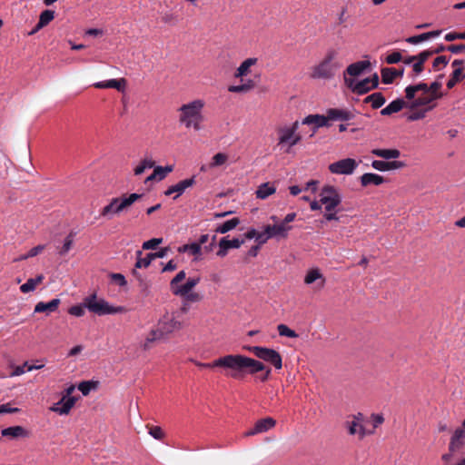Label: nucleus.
<instances>
[{
	"mask_svg": "<svg viewBox=\"0 0 465 465\" xmlns=\"http://www.w3.org/2000/svg\"><path fill=\"white\" fill-rule=\"evenodd\" d=\"M410 104H411V101L407 100V102H406L402 98H398L396 100H393L386 107L381 109V114L387 116V115H391L394 113L400 112L404 107H407L410 109Z\"/></svg>",
	"mask_w": 465,
	"mask_h": 465,
	"instance_id": "22",
	"label": "nucleus"
},
{
	"mask_svg": "<svg viewBox=\"0 0 465 465\" xmlns=\"http://www.w3.org/2000/svg\"><path fill=\"white\" fill-rule=\"evenodd\" d=\"M424 107H427V106H424ZM427 112L428 111H426V108H424V110H421V111L414 112L408 116V120L409 121H417L420 119H423L425 117Z\"/></svg>",
	"mask_w": 465,
	"mask_h": 465,
	"instance_id": "60",
	"label": "nucleus"
},
{
	"mask_svg": "<svg viewBox=\"0 0 465 465\" xmlns=\"http://www.w3.org/2000/svg\"><path fill=\"white\" fill-rule=\"evenodd\" d=\"M246 349L255 357L272 364L276 370L282 368V358L277 351L262 346H250Z\"/></svg>",
	"mask_w": 465,
	"mask_h": 465,
	"instance_id": "7",
	"label": "nucleus"
},
{
	"mask_svg": "<svg viewBox=\"0 0 465 465\" xmlns=\"http://www.w3.org/2000/svg\"><path fill=\"white\" fill-rule=\"evenodd\" d=\"M3 437H9L11 439H17L20 437L27 436V431L21 426H13L3 429L1 431Z\"/></svg>",
	"mask_w": 465,
	"mask_h": 465,
	"instance_id": "31",
	"label": "nucleus"
},
{
	"mask_svg": "<svg viewBox=\"0 0 465 465\" xmlns=\"http://www.w3.org/2000/svg\"><path fill=\"white\" fill-rule=\"evenodd\" d=\"M201 278L198 277H190L187 279L184 284L180 285L179 289H176L174 291V295H185L188 294L189 292H192V290L200 282Z\"/></svg>",
	"mask_w": 465,
	"mask_h": 465,
	"instance_id": "28",
	"label": "nucleus"
},
{
	"mask_svg": "<svg viewBox=\"0 0 465 465\" xmlns=\"http://www.w3.org/2000/svg\"><path fill=\"white\" fill-rule=\"evenodd\" d=\"M444 39L448 42H452L457 39H465V31L463 33L450 32L445 35Z\"/></svg>",
	"mask_w": 465,
	"mask_h": 465,
	"instance_id": "56",
	"label": "nucleus"
},
{
	"mask_svg": "<svg viewBox=\"0 0 465 465\" xmlns=\"http://www.w3.org/2000/svg\"><path fill=\"white\" fill-rule=\"evenodd\" d=\"M346 86L352 93L360 94V95L365 94L368 92L373 90V88L371 87V81H369L368 78H365L359 82H356L355 80H347L346 79Z\"/></svg>",
	"mask_w": 465,
	"mask_h": 465,
	"instance_id": "19",
	"label": "nucleus"
},
{
	"mask_svg": "<svg viewBox=\"0 0 465 465\" xmlns=\"http://www.w3.org/2000/svg\"><path fill=\"white\" fill-rule=\"evenodd\" d=\"M371 166L378 171L386 172L390 170L404 168L406 163L401 161L385 162L381 160H374L371 163Z\"/></svg>",
	"mask_w": 465,
	"mask_h": 465,
	"instance_id": "25",
	"label": "nucleus"
},
{
	"mask_svg": "<svg viewBox=\"0 0 465 465\" xmlns=\"http://www.w3.org/2000/svg\"><path fill=\"white\" fill-rule=\"evenodd\" d=\"M426 40H427L426 35H425V33H423V34H420L418 35H413V36L407 38L406 42L409 44H411V45H417V44H420Z\"/></svg>",
	"mask_w": 465,
	"mask_h": 465,
	"instance_id": "58",
	"label": "nucleus"
},
{
	"mask_svg": "<svg viewBox=\"0 0 465 465\" xmlns=\"http://www.w3.org/2000/svg\"><path fill=\"white\" fill-rule=\"evenodd\" d=\"M292 228V227H284L282 223L273 225L268 224L265 226V233L269 234L270 238L285 239L288 237L289 231H291Z\"/></svg>",
	"mask_w": 465,
	"mask_h": 465,
	"instance_id": "20",
	"label": "nucleus"
},
{
	"mask_svg": "<svg viewBox=\"0 0 465 465\" xmlns=\"http://www.w3.org/2000/svg\"><path fill=\"white\" fill-rule=\"evenodd\" d=\"M142 198V194L139 193H131L128 196H123L121 197L124 204L125 205L126 209L130 207L133 203H134L136 201Z\"/></svg>",
	"mask_w": 465,
	"mask_h": 465,
	"instance_id": "50",
	"label": "nucleus"
},
{
	"mask_svg": "<svg viewBox=\"0 0 465 465\" xmlns=\"http://www.w3.org/2000/svg\"><path fill=\"white\" fill-rule=\"evenodd\" d=\"M447 51L452 53V54H460L465 51V45H447Z\"/></svg>",
	"mask_w": 465,
	"mask_h": 465,
	"instance_id": "61",
	"label": "nucleus"
},
{
	"mask_svg": "<svg viewBox=\"0 0 465 465\" xmlns=\"http://www.w3.org/2000/svg\"><path fill=\"white\" fill-rule=\"evenodd\" d=\"M162 238H153L149 241H146L143 243V250H153L155 249L160 243H162Z\"/></svg>",
	"mask_w": 465,
	"mask_h": 465,
	"instance_id": "54",
	"label": "nucleus"
},
{
	"mask_svg": "<svg viewBox=\"0 0 465 465\" xmlns=\"http://www.w3.org/2000/svg\"><path fill=\"white\" fill-rule=\"evenodd\" d=\"M431 55H433V52L431 51V49H429V50H425V51H422L420 52L419 54H417V58L420 62L425 64V62L429 59V57H430Z\"/></svg>",
	"mask_w": 465,
	"mask_h": 465,
	"instance_id": "63",
	"label": "nucleus"
},
{
	"mask_svg": "<svg viewBox=\"0 0 465 465\" xmlns=\"http://www.w3.org/2000/svg\"><path fill=\"white\" fill-rule=\"evenodd\" d=\"M361 414L359 413L358 416H354L351 420H347L345 422V426L348 429V432L350 435H358L361 440L367 434H371L373 431H367L364 426L360 422Z\"/></svg>",
	"mask_w": 465,
	"mask_h": 465,
	"instance_id": "14",
	"label": "nucleus"
},
{
	"mask_svg": "<svg viewBox=\"0 0 465 465\" xmlns=\"http://www.w3.org/2000/svg\"><path fill=\"white\" fill-rule=\"evenodd\" d=\"M361 184L367 187L371 184L381 185L384 183V178L379 174L372 173H366L360 177Z\"/></svg>",
	"mask_w": 465,
	"mask_h": 465,
	"instance_id": "27",
	"label": "nucleus"
},
{
	"mask_svg": "<svg viewBox=\"0 0 465 465\" xmlns=\"http://www.w3.org/2000/svg\"><path fill=\"white\" fill-rule=\"evenodd\" d=\"M381 81L385 84H391L394 81V79L396 78L395 73H394V68L384 67L381 69Z\"/></svg>",
	"mask_w": 465,
	"mask_h": 465,
	"instance_id": "41",
	"label": "nucleus"
},
{
	"mask_svg": "<svg viewBox=\"0 0 465 465\" xmlns=\"http://www.w3.org/2000/svg\"><path fill=\"white\" fill-rule=\"evenodd\" d=\"M97 381H82L78 384V390L83 393V395L86 396L90 393L93 389L97 387Z\"/></svg>",
	"mask_w": 465,
	"mask_h": 465,
	"instance_id": "43",
	"label": "nucleus"
},
{
	"mask_svg": "<svg viewBox=\"0 0 465 465\" xmlns=\"http://www.w3.org/2000/svg\"><path fill=\"white\" fill-rule=\"evenodd\" d=\"M371 62L369 60H361L351 64L343 73V80L346 84L347 80H355V77L361 75L366 70L371 68Z\"/></svg>",
	"mask_w": 465,
	"mask_h": 465,
	"instance_id": "13",
	"label": "nucleus"
},
{
	"mask_svg": "<svg viewBox=\"0 0 465 465\" xmlns=\"http://www.w3.org/2000/svg\"><path fill=\"white\" fill-rule=\"evenodd\" d=\"M277 330H278L280 336H284V337H289V338H297L298 337V334L285 324H279L277 326Z\"/></svg>",
	"mask_w": 465,
	"mask_h": 465,
	"instance_id": "46",
	"label": "nucleus"
},
{
	"mask_svg": "<svg viewBox=\"0 0 465 465\" xmlns=\"http://www.w3.org/2000/svg\"><path fill=\"white\" fill-rule=\"evenodd\" d=\"M276 424L274 419L267 417L257 420L252 429L244 433L245 437L253 436L255 434L265 432L272 429Z\"/></svg>",
	"mask_w": 465,
	"mask_h": 465,
	"instance_id": "15",
	"label": "nucleus"
},
{
	"mask_svg": "<svg viewBox=\"0 0 465 465\" xmlns=\"http://www.w3.org/2000/svg\"><path fill=\"white\" fill-rule=\"evenodd\" d=\"M84 306H81V305H74V306H72L70 309H69V313L71 315H74V316H76V317H81L84 314Z\"/></svg>",
	"mask_w": 465,
	"mask_h": 465,
	"instance_id": "59",
	"label": "nucleus"
},
{
	"mask_svg": "<svg viewBox=\"0 0 465 465\" xmlns=\"http://www.w3.org/2000/svg\"><path fill=\"white\" fill-rule=\"evenodd\" d=\"M179 296L183 297L186 302H198L203 299V295L193 292H189L188 294Z\"/></svg>",
	"mask_w": 465,
	"mask_h": 465,
	"instance_id": "52",
	"label": "nucleus"
},
{
	"mask_svg": "<svg viewBox=\"0 0 465 465\" xmlns=\"http://www.w3.org/2000/svg\"><path fill=\"white\" fill-rule=\"evenodd\" d=\"M258 59L255 57L247 58L244 60L240 66L237 68L234 76L236 78H242L246 76L250 73V68L257 64Z\"/></svg>",
	"mask_w": 465,
	"mask_h": 465,
	"instance_id": "30",
	"label": "nucleus"
},
{
	"mask_svg": "<svg viewBox=\"0 0 465 465\" xmlns=\"http://www.w3.org/2000/svg\"><path fill=\"white\" fill-rule=\"evenodd\" d=\"M204 106L205 102L203 99H195L182 104L177 110L179 123L186 129L193 128L196 132L202 130L205 120L203 113Z\"/></svg>",
	"mask_w": 465,
	"mask_h": 465,
	"instance_id": "2",
	"label": "nucleus"
},
{
	"mask_svg": "<svg viewBox=\"0 0 465 465\" xmlns=\"http://www.w3.org/2000/svg\"><path fill=\"white\" fill-rule=\"evenodd\" d=\"M450 59V56L440 55L436 57L432 63V69L434 71H440L447 66Z\"/></svg>",
	"mask_w": 465,
	"mask_h": 465,
	"instance_id": "42",
	"label": "nucleus"
},
{
	"mask_svg": "<svg viewBox=\"0 0 465 465\" xmlns=\"http://www.w3.org/2000/svg\"><path fill=\"white\" fill-rule=\"evenodd\" d=\"M54 18V11L46 9L40 15L39 22L36 26L31 30V35L35 34L38 30L47 25Z\"/></svg>",
	"mask_w": 465,
	"mask_h": 465,
	"instance_id": "29",
	"label": "nucleus"
},
{
	"mask_svg": "<svg viewBox=\"0 0 465 465\" xmlns=\"http://www.w3.org/2000/svg\"><path fill=\"white\" fill-rule=\"evenodd\" d=\"M164 335L163 331L159 330V328L155 327L152 329L149 333L146 335L143 342L141 344V348L143 351H149L153 348V345L155 341H161L164 339Z\"/></svg>",
	"mask_w": 465,
	"mask_h": 465,
	"instance_id": "24",
	"label": "nucleus"
},
{
	"mask_svg": "<svg viewBox=\"0 0 465 465\" xmlns=\"http://www.w3.org/2000/svg\"><path fill=\"white\" fill-rule=\"evenodd\" d=\"M424 70V64L417 60L412 64V74L411 75V78H416L418 75L421 74V72Z\"/></svg>",
	"mask_w": 465,
	"mask_h": 465,
	"instance_id": "55",
	"label": "nucleus"
},
{
	"mask_svg": "<svg viewBox=\"0 0 465 465\" xmlns=\"http://www.w3.org/2000/svg\"><path fill=\"white\" fill-rule=\"evenodd\" d=\"M276 192V188L273 185H271L269 183H262L255 194L258 199H266L270 195L273 194Z\"/></svg>",
	"mask_w": 465,
	"mask_h": 465,
	"instance_id": "36",
	"label": "nucleus"
},
{
	"mask_svg": "<svg viewBox=\"0 0 465 465\" xmlns=\"http://www.w3.org/2000/svg\"><path fill=\"white\" fill-rule=\"evenodd\" d=\"M125 210L126 207L124 204L121 197H114L110 200L108 204L100 210V216L106 220H111L115 215H119Z\"/></svg>",
	"mask_w": 465,
	"mask_h": 465,
	"instance_id": "12",
	"label": "nucleus"
},
{
	"mask_svg": "<svg viewBox=\"0 0 465 465\" xmlns=\"http://www.w3.org/2000/svg\"><path fill=\"white\" fill-rule=\"evenodd\" d=\"M179 252H189L193 256H199L202 253V248L195 242L183 244L178 248Z\"/></svg>",
	"mask_w": 465,
	"mask_h": 465,
	"instance_id": "40",
	"label": "nucleus"
},
{
	"mask_svg": "<svg viewBox=\"0 0 465 465\" xmlns=\"http://www.w3.org/2000/svg\"><path fill=\"white\" fill-rule=\"evenodd\" d=\"M222 240L224 242V245L227 246L228 250L238 249L244 243L243 239H238V238H234L232 240H228L226 237H223V238H222Z\"/></svg>",
	"mask_w": 465,
	"mask_h": 465,
	"instance_id": "48",
	"label": "nucleus"
},
{
	"mask_svg": "<svg viewBox=\"0 0 465 465\" xmlns=\"http://www.w3.org/2000/svg\"><path fill=\"white\" fill-rule=\"evenodd\" d=\"M386 102L385 97L381 93H373L367 97L364 98V104H371L373 109H378L381 107Z\"/></svg>",
	"mask_w": 465,
	"mask_h": 465,
	"instance_id": "33",
	"label": "nucleus"
},
{
	"mask_svg": "<svg viewBox=\"0 0 465 465\" xmlns=\"http://www.w3.org/2000/svg\"><path fill=\"white\" fill-rule=\"evenodd\" d=\"M84 305L90 312L97 314V315H105V314H115V313H123L126 312V309L123 306L114 307L111 306L104 299H97L95 293H93L84 299Z\"/></svg>",
	"mask_w": 465,
	"mask_h": 465,
	"instance_id": "5",
	"label": "nucleus"
},
{
	"mask_svg": "<svg viewBox=\"0 0 465 465\" xmlns=\"http://www.w3.org/2000/svg\"><path fill=\"white\" fill-rule=\"evenodd\" d=\"M219 250L218 252H216V255L219 256V257H225L228 253V248L226 245H224V242H223V240L221 239L220 242H219Z\"/></svg>",
	"mask_w": 465,
	"mask_h": 465,
	"instance_id": "64",
	"label": "nucleus"
},
{
	"mask_svg": "<svg viewBox=\"0 0 465 465\" xmlns=\"http://www.w3.org/2000/svg\"><path fill=\"white\" fill-rule=\"evenodd\" d=\"M465 78V74L461 67L453 70L450 80L447 82V87L452 89L458 83Z\"/></svg>",
	"mask_w": 465,
	"mask_h": 465,
	"instance_id": "37",
	"label": "nucleus"
},
{
	"mask_svg": "<svg viewBox=\"0 0 465 465\" xmlns=\"http://www.w3.org/2000/svg\"><path fill=\"white\" fill-rule=\"evenodd\" d=\"M18 411H19V409L18 408H12L10 406V403H5V404H1L0 405V414L15 413V412H18Z\"/></svg>",
	"mask_w": 465,
	"mask_h": 465,
	"instance_id": "62",
	"label": "nucleus"
},
{
	"mask_svg": "<svg viewBox=\"0 0 465 465\" xmlns=\"http://www.w3.org/2000/svg\"><path fill=\"white\" fill-rule=\"evenodd\" d=\"M149 434L155 440H162L164 437V432L159 426H148Z\"/></svg>",
	"mask_w": 465,
	"mask_h": 465,
	"instance_id": "51",
	"label": "nucleus"
},
{
	"mask_svg": "<svg viewBox=\"0 0 465 465\" xmlns=\"http://www.w3.org/2000/svg\"><path fill=\"white\" fill-rule=\"evenodd\" d=\"M255 84L252 80H248L245 84L240 85H230L228 91L231 93H247L253 89Z\"/></svg>",
	"mask_w": 465,
	"mask_h": 465,
	"instance_id": "39",
	"label": "nucleus"
},
{
	"mask_svg": "<svg viewBox=\"0 0 465 465\" xmlns=\"http://www.w3.org/2000/svg\"><path fill=\"white\" fill-rule=\"evenodd\" d=\"M402 60L401 53L399 51L393 52L387 55L385 61L389 64H393L401 62Z\"/></svg>",
	"mask_w": 465,
	"mask_h": 465,
	"instance_id": "53",
	"label": "nucleus"
},
{
	"mask_svg": "<svg viewBox=\"0 0 465 465\" xmlns=\"http://www.w3.org/2000/svg\"><path fill=\"white\" fill-rule=\"evenodd\" d=\"M338 53L334 49L327 51L324 58L312 69L311 77L313 79H331L335 75L339 64L334 62Z\"/></svg>",
	"mask_w": 465,
	"mask_h": 465,
	"instance_id": "4",
	"label": "nucleus"
},
{
	"mask_svg": "<svg viewBox=\"0 0 465 465\" xmlns=\"http://www.w3.org/2000/svg\"><path fill=\"white\" fill-rule=\"evenodd\" d=\"M159 328L164 337L168 334L172 333L176 330H180L182 328V322L175 320L173 317L164 316L156 326Z\"/></svg>",
	"mask_w": 465,
	"mask_h": 465,
	"instance_id": "18",
	"label": "nucleus"
},
{
	"mask_svg": "<svg viewBox=\"0 0 465 465\" xmlns=\"http://www.w3.org/2000/svg\"><path fill=\"white\" fill-rule=\"evenodd\" d=\"M442 83L435 80L430 85L420 82L411 84L405 88V98L411 101L410 109L414 110L420 106H427L426 111H430L436 106V101L442 98Z\"/></svg>",
	"mask_w": 465,
	"mask_h": 465,
	"instance_id": "1",
	"label": "nucleus"
},
{
	"mask_svg": "<svg viewBox=\"0 0 465 465\" xmlns=\"http://www.w3.org/2000/svg\"><path fill=\"white\" fill-rule=\"evenodd\" d=\"M371 153L386 160L397 159L401 156V152L398 149H373Z\"/></svg>",
	"mask_w": 465,
	"mask_h": 465,
	"instance_id": "34",
	"label": "nucleus"
},
{
	"mask_svg": "<svg viewBox=\"0 0 465 465\" xmlns=\"http://www.w3.org/2000/svg\"><path fill=\"white\" fill-rule=\"evenodd\" d=\"M214 365L222 370V373L234 380H241L246 375V356L242 354H227L214 360Z\"/></svg>",
	"mask_w": 465,
	"mask_h": 465,
	"instance_id": "3",
	"label": "nucleus"
},
{
	"mask_svg": "<svg viewBox=\"0 0 465 465\" xmlns=\"http://www.w3.org/2000/svg\"><path fill=\"white\" fill-rule=\"evenodd\" d=\"M75 390L74 385H70L64 391L63 396L60 401L51 407V411L60 414V415H67L72 408L74 406L78 398L72 396L73 392Z\"/></svg>",
	"mask_w": 465,
	"mask_h": 465,
	"instance_id": "9",
	"label": "nucleus"
},
{
	"mask_svg": "<svg viewBox=\"0 0 465 465\" xmlns=\"http://www.w3.org/2000/svg\"><path fill=\"white\" fill-rule=\"evenodd\" d=\"M320 203L324 205L326 212L335 211L341 203V195L332 185H324L320 193Z\"/></svg>",
	"mask_w": 465,
	"mask_h": 465,
	"instance_id": "8",
	"label": "nucleus"
},
{
	"mask_svg": "<svg viewBox=\"0 0 465 465\" xmlns=\"http://www.w3.org/2000/svg\"><path fill=\"white\" fill-rule=\"evenodd\" d=\"M240 223H241L240 219L237 217H234L231 220L224 222L222 224H219L215 228V232L222 233V234L226 233V232L233 230L234 228H236L240 224Z\"/></svg>",
	"mask_w": 465,
	"mask_h": 465,
	"instance_id": "35",
	"label": "nucleus"
},
{
	"mask_svg": "<svg viewBox=\"0 0 465 465\" xmlns=\"http://www.w3.org/2000/svg\"><path fill=\"white\" fill-rule=\"evenodd\" d=\"M299 123L296 121L291 127L280 128L278 146L288 144L285 152L289 153L290 148L296 145L302 140L301 134H297Z\"/></svg>",
	"mask_w": 465,
	"mask_h": 465,
	"instance_id": "10",
	"label": "nucleus"
},
{
	"mask_svg": "<svg viewBox=\"0 0 465 465\" xmlns=\"http://www.w3.org/2000/svg\"><path fill=\"white\" fill-rule=\"evenodd\" d=\"M73 242H74V233L70 232L64 239V245L62 246V248L60 250V254L61 255L66 254L72 248Z\"/></svg>",
	"mask_w": 465,
	"mask_h": 465,
	"instance_id": "49",
	"label": "nucleus"
},
{
	"mask_svg": "<svg viewBox=\"0 0 465 465\" xmlns=\"http://www.w3.org/2000/svg\"><path fill=\"white\" fill-rule=\"evenodd\" d=\"M59 299H53L48 302H38L35 307V312H44L46 315L55 312L60 304Z\"/></svg>",
	"mask_w": 465,
	"mask_h": 465,
	"instance_id": "26",
	"label": "nucleus"
},
{
	"mask_svg": "<svg viewBox=\"0 0 465 465\" xmlns=\"http://www.w3.org/2000/svg\"><path fill=\"white\" fill-rule=\"evenodd\" d=\"M110 276L112 281L119 286H125L127 284L124 276L121 273H112Z\"/></svg>",
	"mask_w": 465,
	"mask_h": 465,
	"instance_id": "57",
	"label": "nucleus"
},
{
	"mask_svg": "<svg viewBox=\"0 0 465 465\" xmlns=\"http://www.w3.org/2000/svg\"><path fill=\"white\" fill-rule=\"evenodd\" d=\"M126 86V80L124 78L110 79L108 80V87L114 88L117 91H124Z\"/></svg>",
	"mask_w": 465,
	"mask_h": 465,
	"instance_id": "47",
	"label": "nucleus"
},
{
	"mask_svg": "<svg viewBox=\"0 0 465 465\" xmlns=\"http://www.w3.org/2000/svg\"><path fill=\"white\" fill-rule=\"evenodd\" d=\"M186 277V273L184 271H180L171 281L170 287L172 292L174 294V291L179 289V283L183 281Z\"/></svg>",
	"mask_w": 465,
	"mask_h": 465,
	"instance_id": "45",
	"label": "nucleus"
},
{
	"mask_svg": "<svg viewBox=\"0 0 465 465\" xmlns=\"http://www.w3.org/2000/svg\"><path fill=\"white\" fill-rule=\"evenodd\" d=\"M246 374H255L265 371L267 367L260 361L246 356Z\"/></svg>",
	"mask_w": 465,
	"mask_h": 465,
	"instance_id": "32",
	"label": "nucleus"
},
{
	"mask_svg": "<svg viewBox=\"0 0 465 465\" xmlns=\"http://www.w3.org/2000/svg\"><path fill=\"white\" fill-rule=\"evenodd\" d=\"M465 446V419L462 421L460 427L457 428L449 442L448 452L444 453L441 456V460L445 462L446 465L449 464L450 460H453L456 453H459L461 449Z\"/></svg>",
	"mask_w": 465,
	"mask_h": 465,
	"instance_id": "6",
	"label": "nucleus"
},
{
	"mask_svg": "<svg viewBox=\"0 0 465 465\" xmlns=\"http://www.w3.org/2000/svg\"><path fill=\"white\" fill-rule=\"evenodd\" d=\"M358 162L352 158H345L331 163L329 171L333 174H352L358 167Z\"/></svg>",
	"mask_w": 465,
	"mask_h": 465,
	"instance_id": "11",
	"label": "nucleus"
},
{
	"mask_svg": "<svg viewBox=\"0 0 465 465\" xmlns=\"http://www.w3.org/2000/svg\"><path fill=\"white\" fill-rule=\"evenodd\" d=\"M195 183H196L195 176H193L189 179L182 180L179 183H177L176 184L170 186L164 192V194L166 196H170L173 193H176V195L173 197V199L175 200L180 195H182L187 188L193 186L195 184Z\"/></svg>",
	"mask_w": 465,
	"mask_h": 465,
	"instance_id": "16",
	"label": "nucleus"
},
{
	"mask_svg": "<svg viewBox=\"0 0 465 465\" xmlns=\"http://www.w3.org/2000/svg\"><path fill=\"white\" fill-rule=\"evenodd\" d=\"M152 261H153V253H147L145 257H143L142 251L136 252L135 268H147L151 264Z\"/></svg>",
	"mask_w": 465,
	"mask_h": 465,
	"instance_id": "38",
	"label": "nucleus"
},
{
	"mask_svg": "<svg viewBox=\"0 0 465 465\" xmlns=\"http://www.w3.org/2000/svg\"><path fill=\"white\" fill-rule=\"evenodd\" d=\"M302 124H314L313 133H315L317 128L329 127L331 125L327 113L326 115L310 114L302 120Z\"/></svg>",
	"mask_w": 465,
	"mask_h": 465,
	"instance_id": "21",
	"label": "nucleus"
},
{
	"mask_svg": "<svg viewBox=\"0 0 465 465\" xmlns=\"http://www.w3.org/2000/svg\"><path fill=\"white\" fill-rule=\"evenodd\" d=\"M325 281H326L325 277L323 276V274L321 272L320 269H318V268H313V269L309 270L304 278V282L306 284L309 285V284H312V283L316 282L317 287L319 289H322L324 287Z\"/></svg>",
	"mask_w": 465,
	"mask_h": 465,
	"instance_id": "23",
	"label": "nucleus"
},
{
	"mask_svg": "<svg viewBox=\"0 0 465 465\" xmlns=\"http://www.w3.org/2000/svg\"><path fill=\"white\" fill-rule=\"evenodd\" d=\"M228 160V155L223 153H218L213 156L210 167L214 168L224 164Z\"/></svg>",
	"mask_w": 465,
	"mask_h": 465,
	"instance_id": "44",
	"label": "nucleus"
},
{
	"mask_svg": "<svg viewBox=\"0 0 465 465\" xmlns=\"http://www.w3.org/2000/svg\"><path fill=\"white\" fill-rule=\"evenodd\" d=\"M328 118L330 121L347 122L355 118L354 111L341 108H330L327 110Z\"/></svg>",
	"mask_w": 465,
	"mask_h": 465,
	"instance_id": "17",
	"label": "nucleus"
}]
</instances>
